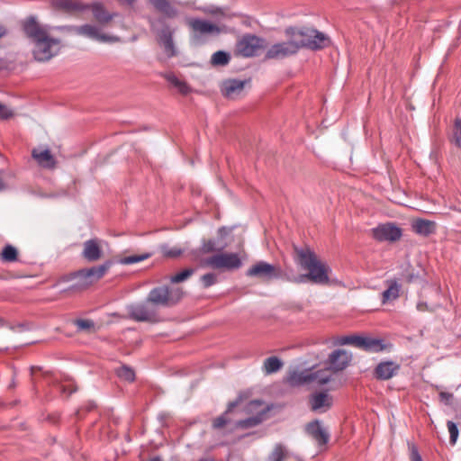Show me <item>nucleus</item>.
Wrapping results in <instances>:
<instances>
[{"label": "nucleus", "instance_id": "1", "mask_svg": "<svg viewBox=\"0 0 461 461\" xmlns=\"http://www.w3.org/2000/svg\"><path fill=\"white\" fill-rule=\"evenodd\" d=\"M153 9L161 14L158 18L147 17L150 30L156 33L158 42L164 47L168 57L176 55L173 41L175 30L166 23V19H176L179 16L178 9L169 0H146Z\"/></svg>", "mask_w": 461, "mask_h": 461}, {"label": "nucleus", "instance_id": "2", "mask_svg": "<svg viewBox=\"0 0 461 461\" xmlns=\"http://www.w3.org/2000/svg\"><path fill=\"white\" fill-rule=\"evenodd\" d=\"M297 256V263L307 270V274L301 275L296 282L303 283L306 280L312 284L328 285L330 267L318 259L316 254L309 248L302 249L294 246Z\"/></svg>", "mask_w": 461, "mask_h": 461}, {"label": "nucleus", "instance_id": "3", "mask_svg": "<svg viewBox=\"0 0 461 461\" xmlns=\"http://www.w3.org/2000/svg\"><path fill=\"white\" fill-rule=\"evenodd\" d=\"M285 33L289 38H294L298 49L305 48L312 50H321L330 44V39L322 32L313 28L296 29L286 28Z\"/></svg>", "mask_w": 461, "mask_h": 461}, {"label": "nucleus", "instance_id": "4", "mask_svg": "<svg viewBox=\"0 0 461 461\" xmlns=\"http://www.w3.org/2000/svg\"><path fill=\"white\" fill-rule=\"evenodd\" d=\"M183 290L179 287L160 285L150 290L147 296V303L157 307H173L177 304L183 297Z\"/></svg>", "mask_w": 461, "mask_h": 461}, {"label": "nucleus", "instance_id": "5", "mask_svg": "<svg viewBox=\"0 0 461 461\" xmlns=\"http://www.w3.org/2000/svg\"><path fill=\"white\" fill-rule=\"evenodd\" d=\"M339 345H351L369 353H379L390 351L393 348L391 343H385L384 339L360 335L342 336L338 339Z\"/></svg>", "mask_w": 461, "mask_h": 461}, {"label": "nucleus", "instance_id": "6", "mask_svg": "<svg viewBox=\"0 0 461 461\" xmlns=\"http://www.w3.org/2000/svg\"><path fill=\"white\" fill-rule=\"evenodd\" d=\"M33 57L36 60L45 62L56 56L60 50V41L47 35L33 43Z\"/></svg>", "mask_w": 461, "mask_h": 461}, {"label": "nucleus", "instance_id": "7", "mask_svg": "<svg viewBox=\"0 0 461 461\" xmlns=\"http://www.w3.org/2000/svg\"><path fill=\"white\" fill-rule=\"evenodd\" d=\"M128 314L130 319L139 322L158 323L161 321L158 310L147 302L129 306Z\"/></svg>", "mask_w": 461, "mask_h": 461}, {"label": "nucleus", "instance_id": "8", "mask_svg": "<svg viewBox=\"0 0 461 461\" xmlns=\"http://www.w3.org/2000/svg\"><path fill=\"white\" fill-rule=\"evenodd\" d=\"M264 39L252 34L243 35L236 43V55L244 58L254 57L265 48Z\"/></svg>", "mask_w": 461, "mask_h": 461}, {"label": "nucleus", "instance_id": "9", "mask_svg": "<svg viewBox=\"0 0 461 461\" xmlns=\"http://www.w3.org/2000/svg\"><path fill=\"white\" fill-rule=\"evenodd\" d=\"M185 23L190 29L192 40L195 42H199L203 36L218 35L221 32L216 24L200 18H187Z\"/></svg>", "mask_w": 461, "mask_h": 461}, {"label": "nucleus", "instance_id": "10", "mask_svg": "<svg viewBox=\"0 0 461 461\" xmlns=\"http://www.w3.org/2000/svg\"><path fill=\"white\" fill-rule=\"evenodd\" d=\"M202 265L214 269H238L241 267V260L236 253L216 254L205 258Z\"/></svg>", "mask_w": 461, "mask_h": 461}, {"label": "nucleus", "instance_id": "11", "mask_svg": "<svg viewBox=\"0 0 461 461\" xmlns=\"http://www.w3.org/2000/svg\"><path fill=\"white\" fill-rule=\"evenodd\" d=\"M246 275L249 277H258L269 281L280 278L282 276V270L280 267L266 261H258L247 270Z\"/></svg>", "mask_w": 461, "mask_h": 461}, {"label": "nucleus", "instance_id": "12", "mask_svg": "<svg viewBox=\"0 0 461 461\" xmlns=\"http://www.w3.org/2000/svg\"><path fill=\"white\" fill-rule=\"evenodd\" d=\"M298 50V45L295 42L294 38H289L287 41L272 45L267 50L265 58L267 59H282L296 54Z\"/></svg>", "mask_w": 461, "mask_h": 461}, {"label": "nucleus", "instance_id": "13", "mask_svg": "<svg viewBox=\"0 0 461 461\" xmlns=\"http://www.w3.org/2000/svg\"><path fill=\"white\" fill-rule=\"evenodd\" d=\"M25 36L32 42L49 35L45 26L41 25L34 16H29L22 23Z\"/></svg>", "mask_w": 461, "mask_h": 461}, {"label": "nucleus", "instance_id": "14", "mask_svg": "<svg viewBox=\"0 0 461 461\" xmlns=\"http://www.w3.org/2000/svg\"><path fill=\"white\" fill-rule=\"evenodd\" d=\"M373 237L378 241H396L402 237V230L393 223L380 224L372 230Z\"/></svg>", "mask_w": 461, "mask_h": 461}, {"label": "nucleus", "instance_id": "15", "mask_svg": "<svg viewBox=\"0 0 461 461\" xmlns=\"http://www.w3.org/2000/svg\"><path fill=\"white\" fill-rule=\"evenodd\" d=\"M400 369V364L395 361H382L375 367L373 375L377 380L385 381L395 376L399 373Z\"/></svg>", "mask_w": 461, "mask_h": 461}, {"label": "nucleus", "instance_id": "16", "mask_svg": "<svg viewBox=\"0 0 461 461\" xmlns=\"http://www.w3.org/2000/svg\"><path fill=\"white\" fill-rule=\"evenodd\" d=\"M332 397L327 392H318L310 395L309 404L312 411L325 412L331 408Z\"/></svg>", "mask_w": 461, "mask_h": 461}, {"label": "nucleus", "instance_id": "17", "mask_svg": "<svg viewBox=\"0 0 461 461\" xmlns=\"http://www.w3.org/2000/svg\"><path fill=\"white\" fill-rule=\"evenodd\" d=\"M76 32L78 34L84 35L100 42H116L119 41V38L116 36H108L101 33L100 30L96 26L91 24H85L77 27Z\"/></svg>", "mask_w": 461, "mask_h": 461}, {"label": "nucleus", "instance_id": "18", "mask_svg": "<svg viewBox=\"0 0 461 461\" xmlns=\"http://www.w3.org/2000/svg\"><path fill=\"white\" fill-rule=\"evenodd\" d=\"M351 361V356L344 349H336L332 351L328 358L330 369L333 372L344 370Z\"/></svg>", "mask_w": 461, "mask_h": 461}, {"label": "nucleus", "instance_id": "19", "mask_svg": "<svg viewBox=\"0 0 461 461\" xmlns=\"http://www.w3.org/2000/svg\"><path fill=\"white\" fill-rule=\"evenodd\" d=\"M305 431L320 446L326 445L329 442L330 434L322 428L319 420L309 422L305 427Z\"/></svg>", "mask_w": 461, "mask_h": 461}, {"label": "nucleus", "instance_id": "20", "mask_svg": "<svg viewBox=\"0 0 461 461\" xmlns=\"http://www.w3.org/2000/svg\"><path fill=\"white\" fill-rule=\"evenodd\" d=\"M103 256L100 240L98 239H91L84 242L82 257L88 262H95Z\"/></svg>", "mask_w": 461, "mask_h": 461}, {"label": "nucleus", "instance_id": "21", "mask_svg": "<svg viewBox=\"0 0 461 461\" xmlns=\"http://www.w3.org/2000/svg\"><path fill=\"white\" fill-rule=\"evenodd\" d=\"M248 82L240 79L224 80L221 86V93L227 98H235L241 94Z\"/></svg>", "mask_w": 461, "mask_h": 461}, {"label": "nucleus", "instance_id": "22", "mask_svg": "<svg viewBox=\"0 0 461 461\" xmlns=\"http://www.w3.org/2000/svg\"><path fill=\"white\" fill-rule=\"evenodd\" d=\"M411 230L418 235L429 237L437 230V223L433 221L418 218L412 221Z\"/></svg>", "mask_w": 461, "mask_h": 461}, {"label": "nucleus", "instance_id": "23", "mask_svg": "<svg viewBox=\"0 0 461 461\" xmlns=\"http://www.w3.org/2000/svg\"><path fill=\"white\" fill-rule=\"evenodd\" d=\"M112 265V261L108 260L100 266L85 268V276L88 277V282L86 283V285H91L100 280L107 273Z\"/></svg>", "mask_w": 461, "mask_h": 461}, {"label": "nucleus", "instance_id": "24", "mask_svg": "<svg viewBox=\"0 0 461 461\" xmlns=\"http://www.w3.org/2000/svg\"><path fill=\"white\" fill-rule=\"evenodd\" d=\"M61 280L65 282L77 280L76 284L68 289V291H82L90 286V285H86L88 282V277L85 276V268L70 273L63 276Z\"/></svg>", "mask_w": 461, "mask_h": 461}, {"label": "nucleus", "instance_id": "25", "mask_svg": "<svg viewBox=\"0 0 461 461\" xmlns=\"http://www.w3.org/2000/svg\"><path fill=\"white\" fill-rule=\"evenodd\" d=\"M89 8L94 18L100 24H107L116 15V14H110L104 5L99 2L92 4Z\"/></svg>", "mask_w": 461, "mask_h": 461}, {"label": "nucleus", "instance_id": "26", "mask_svg": "<svg viewBox=\"0 0 461 461\" xmlns=\"http://www.w3.org/2000/svg\"><path fill=\"white\" fill-rule=\"evenodd\" d=\"M32 156L42 167L52 169L56 167V160L49 149L38 150L34 149L32 151Z\"/></svg>", "mask_w": 461, "mask_h": 461}, {"label": "nucleus", "instance_id": "27", "mask_svg": "<svg viewBox=\"0 0 461 461\" xmlns=\"http://www.w3.org/2000/svg\"><path fill=\"white\" fill-rule=\"evenodd\" d=\"M311 371L310 370H303L297 371L294 370L289 373L287 375V383L291 386H301L305 384L311 383Z\"/></svg>", "mask_w": 461, "mask_h": 461}, {"label": "nucleus", "instance_id": "28", "mask_svg": "<svg viewBox=\"0 0 461 461\" xmlns=\"http://www.w3.org/2000/svg\"><path fill=\"white\" fill-rule=\"evenodd\" d=\"M267 416V410L258 411L255 416L249 417L244 420H240L236 422V428L249 429L256 427L262 423Z\"/></svg>", "mask_w": 461, "mask_h": 461}, {"label": "nucleus", "instance_id": "29", "mask_svg": "<svg viewBox=\"0 0 461 461\" xmlns=\"http://www.w3.org/2000/svg\"><path fill=\"white\" fill-rule=\"evenodd\" d=\"M388 288L382 293V303L396 300L400 296L401 286L396 280H388Z\"/></svg>", "mask_w": 461, "mask_h": 461}, {"label": "nucleus", "instance_id": "30", "mask_svg": "<svg viewBox=\"0 0 461 461\" xmlns=\"http://www.w3.org/2000/svg\"><path fill=\"white\" fill-rule=\"evenodd\" d=\"M283 366V362L277 357H270L265 359L263 363V372L266 375H271L279 371Z\"/></svg>", "mask_w": 461, "mask_h": 461}, {"label": "nucleus", "instance_id": "31", "mask_svg": "<svg viewBox=\"0 0 461 461\" xmlns=\"http://www.w3.org/2000/svg\"><path fill=\"white\" fill-rule=\"evenodd\" d=\"M72 323L79 332L95 333L96 331L95 323L92 320L76 319Z\"/></svg>", "mask_w": 461, "mask_h": 461}, {"label": "nucleus", "instance_id": "32", "mask_svg": "<svg viewBox=\"0 0 461 461\" xmlns=\"http://www.w3.org/2000/svg\"><path fill=\"white\" fill-rule=\"evenodd\" d=\"M164 77L167 82L177 88L181 94L187 95L190 92L191 89L189 86L185 81L180 80L175 74L167 73Z\"/></svg>", "mask_w": 461, "mask_h": 461}, {"label": "nucleus", "instance_id": "33", "mask_svg": "<svg viewBox=\"0 0 461 461\" xmlns=\"http://www.w3.org/2000/svg\"><path fill=\"white\" fill-rule=\"evenodd\" d=\"M331 369L330 367L318 370L315 372L311 371V383L316 382L319 385H323L330 381L331 379Z\"/></svg>", "mask_w": 461, "mask_h": 461}, {"label": "nucleus", "instance_id": "34", "mask_svg": "<svg viewBox=\"0 0 461 461\" xmlns=\"http://www.w3.org/2000/svg\"><path fill=\"white\" fill-rule=\"evenodd\" d=\"M206 14H211L222 19H231L234 14H230L227 9L215 6H207L200 9Z\"/></svg>", "mask_w": 461, "mask_h": 461}, {"label": "nucleus", "instance_id": "35", "mask_svg": "<svg viewBox=\"0 0 461 461\" xmlns=\"http://www.w3.org/2000/svg\"><path fill=\"white\" fill-rule=\"evenodd\" d=\"M449 142L461 149V118L455 119Z\"/></svg>", "mask_w": 461, "mask_h": 461}, {"label": "nucleus", "instance_id": "36", "mask_svg": "<svg viewBox=\"0 0 461 461\" xmlns=\"http://www.w3.org/2000/svg\"><path fill=\"white\" fill-rule=\"evenodd\" d=\"M52 3L56 7L66 11L83 9L78 0H52Z\"/></svg>", "mask_w": 461, "mask_h": 461}, {"label": "nucleus", "instance_id": "37", "mask_svg": "<svg viewBox=\"0 0 461 461\" xmlns=\"http://www.w3.org/2000/svg\"><path fill=\"white\" fill-rule=\"evenodd\" d=\"M237 405L236 402H230L228 406V409L226 411L221 414V416L217 417L213 422L212 427L213 429H222L225 425L230 422V420L228 418L229 412Z\"/></svg>", "mask_w": 461, "mask_h": 461}, {"label": "nucleus", "instance_id": "38", "mask_svg": "<svg viewBox=\"0 0 461 461\" xmlns=\"http://www.w3.org/2000/svg\"><path fill=\"white\" fill-rule=\"evenodd\" d=\"M287 456V451L285 447L278 443L276 444L272 452L267 456V461H284Z\"/></svg>", "mask_w": 461, "mask_h": 461}, {"label": "nucleus", "instance_id": "39", "mask_svg": "<svg viewBox=\"0 0 461 461\" xmlns=\"http://www.w3.org/2000/svg\"><path fill=\"white\" fill-rule=\"evenodd\" d=\"M18 259V251L14 246L7 244L4 247L1 253L3 262H14Z\"/></svg>", "mask_w": 461, "mask_h": 461}, {"label": "nucleus", "instance_id": "40", "mask_svg": "<svg viewBox=\"0 0 461 461\" xmlns=\"http://www.w3.org/2000/svg\"><path fill=\"white\" fill-rule=\"evenodd\" d=\"M160 252L165 258H176L181 256L184 249L178 247H170L168 244H162L159 247Z\"/></svg>", "mask_w": 461, "mask_h": 461}, {"label": "nucleus", "instance_id": "41", "mask_svg": "<svg viewBox=\"0 0 461 461\" xmlns=\"http://www.w3.org/2000/svg\"><path fill=\"white\" fill-rule=\"evenodd\" d=\"M230 59V57L227 52L218 50L212 54L211 62L214 66H225L229 63Z\"/></svg>", "mask_w": 461, "mask_h": 461}, {"label": "nucleus", "instance_id": "42", "mask_svg": "<svg viewBox=\"0 0 461 461\" xmlns=\"http://www.w3.org/2000/svg\"><path fill=\"white\" fill-rule=\"evenodd\" d=\"M150 257H151L150 253H144L141 255H131V256H127V257L122 258L119 260V263H121L122 265H132V264L143 261L145 259H148Z\"/></svg>", "mask_w": 461, "mask_h": 461}, {"label": "nucleus", "instance_id": "43", "mask_svg": "<svg viewBox=\"0 0 461 461\" xmlns=\"http://www.w3.org/2000/svg\"><path fill=\"white\" fill-rule=\"evenodd\" d=\"M116 374L121 379L128 382H132L135 379V373L133 369L127 366H122L118 368Z\"/></svg>", "mask_w": 461, "mask_h": 461}, {"label": "nucleus", "instance_id": "44", "mask_svg": "<svg viewBox=\"0 0 461 461\" xmlns=\"http://www.w3.org/2000/svg\"><path fill=\"white\" fill-rule=\"evenodd\" d=\"M194 268H185L183 271L172 276L170 277V282L173 284L181 283L186 280L194 273Z\"/></svg>", "mask_w": 461, "mask_h": 461}, {"label": "nucleus", "instance_id": "45", "mask_svg": "<svg viewBox=\"0 0 461 461\" xmlns=\"http://www.w3.org/2000/svg\"><path fill=\"white\" fill-rule=\"evenodd\" d=\"M218 250L216 247V242L214 240H203L202 242V246L200 248V251L203 254H208Z\"/></svg>", "mask_w": 461, "mask_h": 461}, {"label": "nucleus", "instance_id": "46", "mask_svg": "<svg viewBox=\"0 0 461 461\" xmlns=\"http://www.w3.org/2000/svg\"><path fill=\"white\" fill-rule=\"evenodd\" d=\"M447 426L448 432L450 435L449 442L452 446H454L458 438V433H459L458 428H457L456 424L451 420L447 421Z\"/></svg>", "mask_w": 461, "mask_h": 461}, {"label": "nucleus", "instance_id": "47", "mask_svg": "<svg viewBox=\"0 0 461 461\" xmlns=\"http://www.w3.org/2000/svg\"><path fill=\"white\" fill-rule=\"evenodd\" d=\"M204 288H208L216 283V275L213 273H207L201 277Z\"/></svg>", "mask_w": 461, "mask_h": 461}, {"label": "nucleus", "instance_id": "48", "mask_svg": "<svg viewBox=\"0 0 461 461\" xmlns=\"http://www.w3.org/2000/svg\"><path fill=\"white\" fill-rule=\"evenodd\" d=\"M14 113L5 104L0 103V120H8L14 117Z\"/></svg>", "mask_w": 461, "mask_h": 461}, {"label": "nucleus", "instance_id": "49", "mask_svg": "<svg viewBox=\"0 0 461 461\" xmlns=\"http://www.w3.org/2000/svg\"><path fill=\"white\" fill-rule=\"evenodd\" d=\"M438 396L439 400L447 405L450 404L453 399V393L447 392H440Z\"/></svg>", "mask_w": 461, "mask_h": 461}, {"label": "nucleus", "instance_id": "50", "mask_svg": "<svg viewBox=\"0 0 461 461\" xmlns=\"http://www.w3.org/2000/svg\"><path fill=\"white\" fill-rule=\"evenodd\" d=\"M402 277L407 283H412L418 278V276L415 275L412 271L409 272V270L406 269L405 273L402 275Z\"/></svg>", "mask_w": 461, "mask_h": 461}, {"label": "nucleus", "instance_id": "51", "mask_svg": "<svg viewBox=\"0 0 461 461\" xmlns=\"http://www.w3.org/2000/svg\"><path fill=\"white\" fill-rule=\"evenodd\" d=\"M411 461H422L420 455L415 448L411 451Z\"/></svg>", "mask_w": 461, "mask_h": 461}, {"label": "nucleus", "instance_id": "52", "mask_svg": "<svg viewBox=\"0 0 461 461\" xmlns=\"http://www.w3.org/2000/svg\"><path fill=\"white\" fill-rule=\"evenodd\" d=\"M417 309L420 312H424L428 310V305L424 302H420L417 303Z\"/></svg>", "mask_w": 461, "mask_h": 461}, {"label": "nucleus", "instance_id": "53", "mask_svg": "<svg viewBox=\"0 0 461 461\" xmlns=\"http://www.w3.org/2000/svg\"><path fill=\"white\" fill-rule=\"evenodd\" d=\"M261 405V402L259 401H251L249 404V409L252 410L254 407Z\"/></svg>", "mask_w": 461, "mask_h": 461}, {"label": "nucleus", "instance_id": "54", "mask_svg": "<svg viewBox=\"0 0 461 461\" xmlns=\"http://www.w3.org/2000/svg\"><path fill=\"white\" fill-rule=\"evenodd\" d=\"M95 402H89L87 405H86V411H91L92 410H94L95 408Z\"/></svg>", "mask_w": 461, "mask_h": 461}, {"label": "nucleus", "instance_id": "55", "mask_svg": "<svg viewBox=\"0 0 461 461\" xmlns=\"http://www.w3.org/2000/svg\"><path fill=\"white\" fill-rule=\"evenodd\" d=\"M5 34V30L4 27L0 26V38Z\"/></svg>", "mask_w": 461, "mask_h": 461}, {"label": "nucleus", "instance_id": "56", "mask_svg": "<svg viewBox=\"0 0 461 461\" xmlns=\"http://www.w3.org/2000/svg\"><path fill=\"white\" fill-rule=\"evenodd\" d=\"M5 189V183L4 181L2 180V178L0 177V191L4 190Z\"/></svg>", "mask_w": 461, "mask_h": 461}, {"label": "nucleus", "instance_id": "57", "mask_svg": "<svg viewBox=\"0 0 461 461\" xmlns=\"http://www.w3.org/2000/svg\"><path fill=\"white\" fill-rule=\"evenodd\" d=\"M36 370H40V367H37V366H32V367H31V373H32V375H33V374H34V372H35Z\"/></svg>", "mask_w": 461, "mask_h": 461}, {"label": "nucleus", "instance_id": "58", "mask_svg": "<svg viewBox=\"0 0 461 461\" xmlns=\"http://www.w3.org/2000/svg\"><path fill=\"white\" fill-rule=\"evenodd\" d=\"M149 461H162V460L159 456H155V457L151 458Z\"/></svg>", "mask_w": 461, "mask_h": 461}, {"label": "nucleus", "instance_id": "59", "mask_svg": "<svg viewBox=\"0 0 461 461\" xmlns=\"http://www.w3.org/2000/svg\"><path fill=\"white\" fill-rule=\"evenodd\" d=\"M224 230V228H220L219 232L221 233V231Z\"/></svg>", "mask_w": 461, "mask_h": 461}, {"label": "nucleus", "instance_id": "60", "mask_svg": "<svg viewBox=\"0 0 461 461\" xmlns=\"http://www.w3.org/2000/svg\"><path fill=\"white\" fill-rule=\"evenodd\" d=\"M2 321V319L0 318V322Z\"/></svg>", "mask_w": 461, "mask_h": 461}]
</instances>
